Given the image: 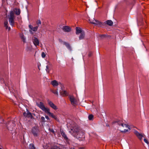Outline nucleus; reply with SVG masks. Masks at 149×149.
Segmentation results:
<instances>
[{"label": "nucleus", "instance_id": "obj_18", "mask_svg": "<svg viewBox=\"0 0 149 149\" xmlns=\"http://www.w3.org/2000/svg\"><path fill=\"white\" fill-rule=\"evenodd\" d=\"M14 11L17 15H19L20 13V10L19 9L15 8Z\"/></svg>", "mask_w": 149, "mask_h": 149}, {"label": "nucleus", "instance_id": "obj_34", "mask_svg": "<svg viewBox=\"0 0 149 149\" xmlns=\"http://www.w3.org/2000/svg\"><path fill=\"white\" fill-rule=\"evenodd\" d=\"M41 56L43 58L45 57L46 55L44 52H42L41 54Z\"/></svg>", "mask_w": 149, "mask_h": 149}, {"label": "nucleus", "instance_id": "obj_4", "mask_svg": "<svg viewBox=\"0 0 149 149\" xmlns=\"http://www.w3.org/2000/svg\"><path fill=\"white\" fill-rule=\"evenodd\" d=\"M15 121L11 120L8 123L7 126L9 130L12 131V130L13 129L15 125Z\"/></svg>", "mask_w": 149, "mask_h": 149}, {"label": "nucleus", "instance_id": "obj_21", "mask_svg": "<svg viewBox=\"0 0 149 149\" xmlns=\"http://www.w3.org/2000/svg\"><path fill=\"white\" fill-rule=\"evenodd\" d=\"M69 98L71 103H74L75 99L73 96L70 95Z\"/></svg>", "mask_w": 149, "mask_h": 149}, {"label": "nucleus", "instance_id": "obj_22", "mask_svg": "<svg viewBox=\"0 0 149 149\" xmlns=\"http://www.w3.org/2000/svg\"><path fill=\"white\" fill-rule=\"evenodd\" d=\"M51 84L54 86H57L58 85L57 81L55 80L52 81Z\"/></svg>", "mask_w": 149, "mask_h": 149}, {"label": "nucleus", "instance_id": "obj_9", "mask_svg": "<svg viewBox=\"0 0 149 149\" xmlns=\"http://www.w3.org/2000/svg\"><path fill=\"white\" fill-rule=\"evenodd\" d=\"M33 42L35 46H36L37 45H39V42L38 39L37 38L34 37V38L33 39Z\"/></svg>", "mask_w": 149, "mask_h": 149}, {"label": "nucleus", "instance_id": "obj_6", "mask_svg": "<svg viewBox=\"0 0 149 149\" xmlns=\"http://www.w3.org/2000/svg\"><path fill=\"white\" fill-rule=\"evenodd\" d=\"M48 104L53 109L55 110H56L58 108L57 106L55 105L52 102L49 100L47 101Z\"/></svg>", "mask_w": 149, "mask_h": 149}, {"label": "nucleus", "instance_id": "obj_14", "mask_svg": "<svg viewBox=\"0 0 149 149\" xmlns=\"http://www.w3.org/2000/svg\"><path fill=\"white\" fill-rule=\"evenodd\" d=\"M63 44L65 45L66 47L70 51H71L72 50L71 47L70 45V44L66 42H63Z\"/></svg>", "mask_w": 149, "mask_h": 149}, {"label": "nucleus", "instance_id": "obj_37", "mask_svg": "<svg viewBox=\"0 0 149 149\" xmlns=\"http://www.w3.org/2000/svg\"><path fill=\"white\" fill-rule=\"evenodd\" d=\"M52 92L54 93V94H56L57 95H58V92L57 91H52Z\"/></svg>", "mask_w": 149, "mask_h": 149}, {"label": "nucleus", "instance_id": "obj_25", "mask_svg": "<svg viewBox=\"0 0 149 149\" xmlns=\"http://www.w3.org/2000/svg\"><path fill=\"white\" fill-rule=\"evenodd\" d=\"M20 37L22 40L24 42H25L26 39L24 37V36L23 34H22L20 35Z\"/></svg>", "mask_w": 149, "mask_h": 149}, {"label": "nucleus", "instance_id": "obj_17", "mask_svg": "<svg viewBox=\"0 0 149 149\" xmlns=\"http://www.w3.org/2000/svg\"><path fill=\"white\" fill-rule=\"evenodd\" d=\"M49 116L54 118L56 121L59 122V119L57 118L56 116L54 115L52 113H50V114L49 115Z\"/></svg>", "mask_w": 149, "mask_h": 149}, {"label": "nucleus", "instance_id": "obj_12", "mask_svg": "<svg viewBox=\"0 0 149 149\" xmlns=\"http://www.w3.org/2000/svg\"><path fill=\"white\" fill-rule=\"evenodd\" d=\"M94 21L95 22H93V24L96 25H98L100 26H101L102 25H103V23L100 22L97 20L94 19Z\"/></svg>", "mask_w": 149, "mask_h": 149}, {"label": "nucleus", "instance_id": "obj_31", "mask_svg": "<svg viewBox=\"0 0 149 149\" xmlns=\"http://www.w3.org/2000/svg\"><path fill=\"white\" fill-rule=\"evenodd\" d=\"M41 121L42 122L44 123V122L47 121H46L45 120V118L43 116L41 117Z\"/></svg>", "mask_w": 149, "mask_h": 149}, {"label": "nucleus", "instance_id": "obj_23", "mask_svg": "<svg viewBox=\"0 0 149 149\" xmlns=\"http://www.w3.org/2000/svg\"><path fill=\"white\" fill-rule=\"evenodd\" d=\"M114 123H117V124L119 125H121L122 127H124V124H123L122 122V121L121 120H118L116 121H115Z\"/></svg>", "mask_w": 149, "mask_h": 149}, {"label": "nucleus", "instance_id": "obj_46", "mask_svg": "<svg viewBox=\"0 0 149 149\" xmlns=\"http://www.w3.org/2000/svg\"><path fill=\"white\" fill-rule=\"evenodd\" d=\"M0 149H2L1 148H0Z\"/></svg>", "mask_w": 149, "mask_h": 149}, {"label": "nucleus", "instance_id": "obj_2", "mask_svg": "<svg viewBox=\"0 0 149 149\" xmlns=\"http://www.w3.org/2000/svg\"><path fill=\"white\" fill-rule=\"evenodd\" d=\"M31 132L34 137H37L39 134L40 130L38 126H35L31 129Z\"/></svg>", "mask_w": 149, "mask_h": 149}, {"label": "nucleus", "instance_id": "obj_42", "mask_svg": "<svg viewBox=\"0 0 149 149\" xmlns=\"http://www.w3.org/2000/svg\"><path fill=\"white\" fill-rule=\"evenodd\" d=\"M94 19H93V21H91V20L90 19L89 20V21L92 24H93V22H95L94 21Z\"/></svg>", "mask_w": 149, "mask_h": 149}, {"label": "nucleus", "instance_id": "obj_11", "mask_svg": "<svg viewBox=\"0 0 149 149\" xmlns=\"http://www.w3.org/2000/svg\"><path fill=\"white\" fill-rule=\"evenodd\" d=\"M76 33L77 35H78L79 33H82V32L84 31L81 30L80 28L78 27L76 28Z\"/></svg>", "mask_w": 149, "mask_h": 149}, {"label": "nucleus", "instance_id": "obj_13", "mask_svg": "<svg viewBox=\"0 0 149 149\" xmlns=\"http://www.w3.org/2000/svg\"><path fill=\"white\" fill-rule=\"evenodd\" d=\"M14 18H9V22L10 25L12 26L15 25Z\"/></svg>", "mask_w": 149, "mask_h": 149}, {"label": "nucleus", "instance_id": "obj_5", "mask_svg": "<svg viewBox=\"0 0 149 149\" xmlns=\"http://www.w3.org/2000/svg\"><path fill=\"white\" fill-rule=\"evenodd\" d=\"M32 114L35 115V114H32L31 112H30L29 111L26 109V113L25 112H24L23 113V115L24 116L26 117L27 118H30L31 119H33V117L32 116Z\"/></svg>", "mask_w": 149, "mask_h": 149}, {"label": "nucleus", "instance_id": "obj_10", "mask_svg": "<svg viewBox=\"0 0 149 149\" xmlns=\"http://www.w3.org/2000/svg\"><path fill=\"white\" fill-rule=\"evenodd\" d=\"M63 30L65 32H69L71 31V29L70 27L68 26H64L63 27Z\"/></svg>", "mask_w": 149, "mask_h": 149}, {"label": "nucleus", "instance_id": "obj_45", "mask_svg": "<svg viewBox=\"0 0 149 149\" xmlns=\"http://www.w3.org/2000/svg\"><path fill=\"white\" fill-rule=\"evenodd\" d=\"M8 79V76H7L5 78V79L6 80V79Z\"/></svg>", "mask_w": 149, "mask_h": 149}, {"label": "nucleus", "instance_id": "obj_32", "mask_svg": "<svg viewBox=\"0 0 149 149\" xmlns=\"http://www.w3.org/2000/svg\"><path fill=\"white\" fill-rule=\"evenodd\" d=\"M0 80L1 82V83L4 84L5 85H6V84L5 83V81H4V79H3V78H1L0 79Z\"/></svg>", "mask_w": 149, "mask_h": 149}, {"label": "nucleus", "instance_id": "obj_33", "mask_svg": "<svg viewBox=\"0 0 149 149\" xmlns=\"http://www.w3.org/2000/svg\"><path fill=\"white\" fill-rule=\"evenodd\" d=\"M51 149H60V148L58 147L55 146L52 148Z\"/></svg>", "mask_w": 149, "mask_h": 149}, {"label": "nucleus", "instance_id": "obj_30", "mask_svg": "<svg viewBox=\"0 0 149 149\" xmlns=\"http://www.w3.org/2000/svg\"><path fill=\"white\" fill-rule=\"evenodd\" d=\"M38 28V26H36L34 27H33L32 30L33 31H36Z\"/></svg>", "mask_w": 149, "mask_h": 149}, {"label": "nucleus", "instance_id": "obj_39", "mask_svg": "<svg viewBox=\"0 0 149 149\" xmlns=\"http://www.w3.org/2000/svg\"><path fill=\"white\" fill-rule=\"evenodd\" d=\"M124 126H125L126 127H128L129 129L130 126L127 124H124Z\"/></svg>", "mask_w": 149, "mask_h": 149}, {"label": "nucleus", "instance_id": "obj_36", "mask_svg": "<svg viewBox=\"0 0 149 149\" xmlns=\"http://www.w3.org/2000/svg\"><path fill=\"white\" fill-rule=\"evenodd\" d=\"M49 131H50L51 132H53V133H54V131L53 129H51V128H49Z\"/></svg>", "mask_w": 149, "mask_h": 149}, {"label": "nucleus", "instance_id": "obj_35", "mask_svg": "<svg viewBox=\"0 0 149 149\" xmlns=\"http://www.w3.org/2000/svg\"><path fill=\"white\" fill-rule=\"evenodd\" d=\"M46 70L47 72L49 73V67L47 65L46 66Z\"/></svg>", "mask_w": 149, "mask_h": 149}, {"label": "nucleus", "instance_id": "obj_48", "mask_svg": "<svg viewBox=\"0 0 149 149\" xmlns=\"http://www.w3.org/2000/svg\"><path fill=\"white\" fill-rule=\"evenodd\" d=\"M74 149V148H73V149Z\"/></svg>", "mask_w": 149, "mask_h": 149}, {"label": "nucleus", "instance_id": "obj_1", "mask_svg": "<svg viewBox=\"0 0 149 149\" xmlns=\"http://www.w3.org/2000/svg\"><path fill=\"white\" fill-rule=\"evenodd\" d=\"M80 131V129L78 126L77 124H74L71 126L69 132L73 136L78 139L80 138L78 136Z\"/></svg>", "mask_w": 149, "mask_h": 149}, {"label": "nucleus", "instance_id": "obj_7", "mask_svg": "<svg viewBox=\"0 0 149 149\" xmlns=\"http://www.w3.org/2000/svg\"><path fill=\"white\" fill-rule=\"evenodd\" d=\"M60 132L61 136L63 137L64 139L67 142L69 140V139L67 137V135L65 134V133L63 131V130H60Z\"/></svg>", "mask_w": 149, "mask_h": 149}, {"label": "nucleus", "instance_id": "obj_8", "mask_svg": "<svg viewBox=\"0 0 149 149\" xmlns=\"http://www.w3.org/2000/svg\"><path fill=\"white\" fill-rule=\"evenodd\" d=\"M134 134L140 140H141L142 137H143V135L139 133L137 131H135Z\"/></svg>", "mask_w": 149, "mask_h": 149}, {"label": "nucleus", "instance_id": "obj_26", "mask_svg": "<svg viewBox=\"0 0 149 149\" xmlns=\"http://www.w3.org/2000/svg\"><path fill=\"white\" fill-rule=\"evenodd\" d=\"M36 23L37 26H38V27L41 24V22L40 20H38L36 22Z\"/></svg>", "mask_w": 149, "mask_h": 149}, {"label": "nucleus", "instance_id": "obj_43", "mask_svg": "<svg viewBox=\"0 0 149 149\" xmlns=\"http://www.w3.org/2000/svg\"><path fill=\"white\" fill-rule=\"evenodd\" d=\"M128 131V130H126V129H125L124 130V131H122V132H127Z\"/></svg>", "mask_w": 149, "mask_h": 149}, {"label": "nucleus", "instance_id": "obj_38", "mask_svg": "<svg viewBox=\"0 0 149 149\" xmlns=\"http://www.w3.org/2000/svg\"><path fill=\"white\" fill-rule=\"evenodd\" d=\"M144 141L146 143L148 144V141H147V140L146 139H144Z\"/></svg>", "mask_w": 149, "mask_h": 149}, {"label": "nucleus", "instance_id": "obj_3", "mask_svg": "<svg viewBox=\"0 0 149 149\" xmlns=\"http://www.w3.org/2000/svg\"><path fill=\"white\" fill-rule=\"evenodd\" d=\"M37 105L42 110L47 113L49 115L52 113L50 112L49 109L45 107L42 102H40L39 104H38Z\"/></svg>", "mask_w": 149, "mask_h": 149}, {"label": "nucleus", "instance_id": "obj_29", "mask_svg": "<svg viewBox=\"0 0 149 149\" xmlns=\"http://www.w3.org/2000/svg\"><path fill=\"white\" fill-rule=\"evenodd\" d=\"M107 36V35L105 34H102L100 36V37L102 39L105 38Z\"/></svg>", "mask_w": 149, "mask_h": 149}, {"label": "nucleus", "instance_id": "obj_15", "mask_svg": "<svg viewBox=\"0 0 149 149\" xmlns=\"http://www.w3.org/2000/svg\"><path fill=\"white\" fill-rule=\"evenodd\" d=\"M61 95L65 96H68V93L65 91H63L60 93Z\"/></svg>", "mask_w": 149, "mask_h": 149}, {"label": "nucleus", "instance_id": "obj_24", "mask_svg": "<svg viewBox=\"0 0 149 149\" xmlns=\"http://www.w3.org/2000/svg\"><path fill=\"white\" fill-rule=\"evenodd\" d=\"M14 13L13 11H11L10 13V17L9 18H15Z\"/></svg>", "mask_w": 149, "mask_h": 149}, {"label": "nucleus", "instance_id": "obj_16", "mask_svg": "<svg viewBox=\"0 0 149 149\" xmlns=\"http://www.w3.org/2000/svg\"><path fill=\"white\" fill-rule=\"evenodd\" d=\"M8 22L7 20H6L4 22V26L5 27L6 29H8V31H10V27H8Z\"/></svg>", "mask_w": 149, "mask_h": 149}, {"label": "nucleus", "instance_id": "obj_27", "mask_svg": "<svg viewBox=\"0 0 149 149\" xmlns=\"http://www.w3.org/2000/svg\"><path fill=\"white\" fill-rule=\"evenodd\" d=\"M29 147L30 149H35L34 145L33 144H30Z\"/></svg>", "mask_w": 149, "mask_h": 149}, {"label": "nucleus", "instance_id": "obj_28", "mask_svg": "<svg viewBox=\"0 0 149 149\" xmlns=\"http://www.w3.org/2000/svg\"><path fill=\"white\" fill-rule=\"evenodd\" d=\"M93 116L92 114L88 116V118L89 120H91L93 119Z\"/></svg>", "mask_w": 149, "mask_h": 149}, {"label": "nucleus", "instance_id": "obj_47", "mask_svg": "<svg viewBox=\"0 0 149 149\" xmlns=\"http://www.w3.org/2000/svg\"><path fill=\"white\" fill-rule=\"evenodd\" d=\"M2 1H3V0H2Z\"/></svg>", "mask_w": 149, "mask_h": 149}, {"label": "nucleus", "instance_id": "obj_19", "mask_svg": "<svg viewBox=\"0 0 149 149\" xmlns=\"http://www.w3.org/2000/svg\"><path fill=\"white\" fill-rule=\"evenodd\" d=\"M104 23L109 26H112L113 24V22L111 20H107L106 22H104Z\"/></svg>", "mask_w": 149, "mask_h": 149}, {"label": "nucleus", "instance_id": "obj_44", "mask_svg": "<svg viewBox=\"0 0 149 149\" xmlns=\"http://www.w3.org/2000/svg\"><path fill=\"white\" fill-rule=\"evenodd\" d=\"M91 56V53H90L88 54V56Z\"/></svg>", "mask_w": 149, "mask_h": 149}, {"label": "nucleus", "instance_id": "obj_41", "mask_svg": "<svg viewBox=\"0 0 149 149\" xmlns=\"http://www.w3.org/2000/svg\"><path fill=\"white\" fill-rule=\"evenodd\" d=\"M45 117L46 119H47V120H49V117L47 116H45Z\"/></svg>", "mask_w": 149, "mask_h": 149}, {"label": "nucleus", "instance_id": "obj_40", "mask_svg": "<svg viewBox=\"0 0 149 149\" xmlns=\"http://www.w3.org/2000/svg\"><path fill=\"white\" fill-rule=\"evenodd\" d=\"M29 28L30 29H31V30H32V28H33V27L32 26H31V25H29Z\"/></svg>", "mask_w": 149, "mask_h": 149}, {"label": "nucleus", "instance_id": "obj_20", "mask_svg": "<svg viewBox=\"0 0 149 149\" xmlns=\"http://www.w3.org/2000/svg\"><path fill=\"white\" fill-rule=\"evenodd\" d=\"M85 36V32H82V33H80V35L79 37V40H81L83 39Z\"/></svg>", "mask_w": 149, "mask_h": 149}]
</instances>
